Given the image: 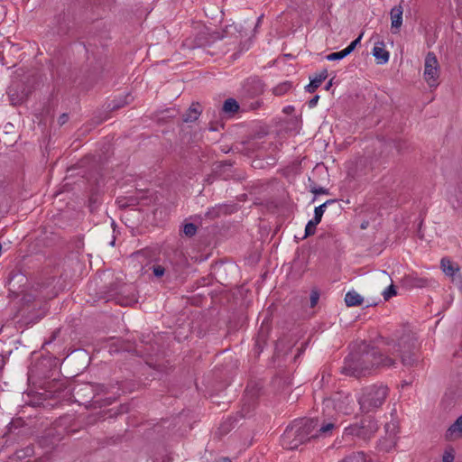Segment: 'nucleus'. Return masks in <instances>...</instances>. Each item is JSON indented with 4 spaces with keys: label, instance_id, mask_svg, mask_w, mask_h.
Listing matches in <instances>:
<instances>
[{
    "label": "nucleus",
    "instance_id": "nucleus-28",
    "mask_svg": "<svg viewBox=\"0 0 462 462\" xmlns=\"http://www.w3.org/2000/svg\"><path fill=\"white\" fill-rule=\"evenodd\" d=\"M310 192L314 193L315 195H319V194H328V190L322 187L318 188L316 186H313L310 188Z\"/></svg>",
    "mask_w": 462,
    "mask_h": 462
},
{
    "label": "nucleus",
    "instance_id": "nucleus-37",
    "mask_svg": "<svg viewBox=\"0 0 462 462\" xmlns=\"http://www.w3.org/2000/svg\"><path fill=\"white\" fill-rule=\"evenodd\" d=\"M226 462H231L228 458H225Z\"/></svg>",
    "mask_w": 462,
    "mask_h": 462
},
{
    "label": "nucleus",
    "instance_id": "nucleus-9",
    "mask_svg": "<svg viewBox=\"0 0 462 462\" xmlns=\"http://www.w3.org/2000/svg\"><path fill=\"white\" fill-rule=\"evenodd\" d=\"M372 54L374 57L376 63L380 65L387 63L390 58L389 51L385 50L384 43L379 40L374 42Z\"/></svg>",
    "mask_w": 462,
    "mask_h": 462
},
{
    "label": "nucleus",
    "instance_id": "nucleus-32",
    "mask_svg": "<svg viewBox=\"0 0 462 462\" xmlns=\"http://www.w3.org/2000/svg\"><path fill=\"white\" fill-rule=\"evenodd\" d=\"M332 85H333V79H330V80L326 84V86H325V89H326V90H329V89H330V88L332 87Z\"/></svg>",
    "mask_w": 462,
    "mask_h": 462
},
{
    "label": "nucleus",
    "instance_id": "nucleus-7",
    "mask_svg": "<svg viewBox=\"0 0 462 462\" xmlns=\"http://www.w3.org/2000/svg\"><path fill=\"white\" fill-rule=\"evenodd\" d=\"M7 94L12 105L16 106L26 100L29 91L23 83L17 82L9 87Z\"/></svg>",
    "mask_w": 462,
    "mask_h": 462
},
{
    "label": "nucleus",
    "instance_id": "nucleus-18",
    "mask_svg": "<svg viewBox=\"0 0 462 462\" xmlns=\"http://www.w3.org/2000/svg\"><path fill=\"white\" fill-rule=\"evenodd\" d=\"M336 200L334 199H328L327 200L325 203L319 205V207H316L315 208V210H314V221L316 223H320L321 221V218H322V216L325 212V208L327 207L328 204H331V203H334Z\"/></svg>",
    "mask_w": 462,
    "mask_h": 462
},
{
    "label": "nucleus",
    "instance_id": "nucleus-21",
    "mask_svg": "<svg viewBox=\"0 0 462 462\" xmlns=\"http://www.w3.org/2000/svg\"><path fill=\"white\" fill-rule=\"evenodd\" d=\"M198 227L193 223H185L183 225L182 232L188 237H192L196 235Z\"/></svg>",
    "mask_w": 462,
    "mask_h": 462
},
{
    "label": "nucleus",
    "instance_id": "nucleus-34",
    "mask_svg": "<svg viewBox=\"0 0 462 462\" xmlns=\"http://www.w3.org/2000/svg\"><path fill=\"white\" fill-rule=\"evenodd\" d=\"M106 117H105V118H103V119H100V120H98V121L97 122V124H100V123H102V122H103L104 120H106Z\"/></svg>",
    "mask_w": 462,
    "mask_h": 462
},
{
    "label": "nucleus",
    "instance_id": "nucleus-13",
    "mask_svg": "<svg viewBox=\"0 0 462 462\" xmlns=\"http://www.w3.org/2000/svg\"><path fill=\"white\" fill-rule=\"evenodd\" d=\"M364 298L355 291L346 292L345 302L348 307L359 306L363 303Z\"/></svg>",
    "mask_w": 462,
    "mask_h": 462
},
{
    "label": "nucleus",
    "instance_id": "nucleus-6",
    "mask_svg": "<svg viewBox=\"0 0 462 462\" xmlns=\"http://www.w3.org/2000/svg\"><path fill=\"white\" fill-rule=\"evenodd\" d=\"M423 76L425 81L430 88H436L439 85V65L433 52H428L425 57Z\"/></svg>",
    "mask_w": 462,
    "mask_h": 462
},
{
    "label": "nucleus",
    "instance_id": "nucleus-16",
    "mask_svg": "<svg viewBox=\"0 0 462 462\" xmlns=\"http://www.w3.org/2000/svg\"><path fill=\"white\" fill-rule=\"evenodd\" d=\"M199 107V104H192L189 110L183 115V121L186 123H191L196 121L199 116L200 115Z\"/></svg>",
    "mask_w": 462,
    "mask_h": 462
},
{
    "label": "nucleus",
    "instance_id": "nucleus-30",
    "mask_svg": "<svg viewBox=\"0 0 462 462\" xmlns=\"http://www.w3.org/2000/svg\"><path fill=\"white\" fill-rule=\"evenodd\" d=\"M319 95H316L314 96L309 102H308V106L309 107L312 108L314 106H317L318 102H319Z\"/></svg>",
    "mask_w": 462,
    "mask_h": 462
},
{
    "label": "nucleus",
    "instance_id": "nucleus-17",
    "mask_svg": "<svg viewBox=\"0 0 462 462\" xmlns=\"http://www.w3.org/2000/svg\"><path fill=\"white\" fill-rule=\"evenodd\" d=\"M441 268L443 272L448 276H454L456 272H458V267L456 266L449 259L443 258L441 260Z\"/></svg>",
    "mask_w": 462,
    "mask_h": 462
},
{
    "label": "nucleus",
    "instance_id": "nucleus-31",
    "mask_svg": "<svg viewBox=\"0 0 462 462\" xmlns=\"http://www.w3.org/2000/svg\"><path fill=\"white\" fill-rule=\"evenodd\" d=\"M443 462H453V456L448 454L443 456Z\"/></svg>",
    "mask_w": 462,
    "mask_h": 462
},
{
    "label": "nucleus",
    "instance_id": "nucleus-10",
    "mask_svg": "<svg viewBox=\"0 0 462 462\" xmlns=\"http://www.w3.org/2000/svg\"><path fill=\"white\" fill-rule=\"evenodd\" d=\"M362 37L363 33H361L356 40H354L346 48L340 51L332 52L327 55L326 59L330 61L344 59L356 49V45L360 42Z\"/></svg>",
    "mask_w": 462,
    "mask_h": 462
},
{
    "label": "nucleus",
    "instance_id": "nucleus-1",
    "mask_svg": "<svg viewBox=\"0 0 462 462\" xmlns=\"http://www.w3.org/2000/svg\"><path fill=\"white\" fill-rule=\"evenodd\" d=\"M417 338L411 330L402 328L385 340L384 353L365 343L358 346L356 351L349 354L345 360L342 373L355 377L365 376L374 368L392 367L400 358L402 365L410 367L418 363L416 354Z\"/></svg>",
    "mask_w": 462,
    "mask_h": 462
},
{
    "label": "nucleus",
    "instance_id": "nucleus-22",
    "mask_svg": "<svg viewBox=\"0 0 462 462\" xmlns=\"http://www.w3.org/2000/svg\"><path fill=\"white\" fill-rule=\"evenodd\" d=\"M341 462H366V460L365 454L358 452L345 457Z\"/></svg>",
    "mask_w": 462,
    "mask_h": 462
},
{
    "label": "nucleus",
    "instance_id": "nucleus-36",
    "mask_svg": "<svg viewBox=\"0 0 462 462\" xmlns=\"http://www.w3.org/2000/svg\"><path fill=\"white\" fill-rule=\"evenodd\" d=\"M326 380V377H325V374H322V376H321V382L325 381Z\"/></svg>",
    "mask_w": 462,
    "mask_h": 462
},
{
    "label": "nucleus",
    "instance_id": "nucleus-5",
    "mask_svg": "<svg viewBox=\"0 0 462 462\" xmlns=\"http://www.w3.org/2000/svg\"><path fill=\"white\" fill-rule=\"evenodd\" d=\"M324 404L328 407L333 405L334 409L343 414H351L355 411L356 402L348 393H337L332 399L326 400Z\"/></svg>",
    "mask_w": 462,
    "mask_h": 462
},
{
    "label": "nucleus",
    "instance_id": "nucleus-19",
    "mask_svg": "<svg viewBox=\"0 0 462 462\" xmlns=\"http://www.w3.org/2000/svg\"><path fill=\"white\" fill-rule=\"evenodd\" d=\"M238 109L239 105L234 98H228L223 104V111L226 113H235Z\"/></svg>",
    "mask_w": 462,
    "mask_h": 462
},
{
    "label": "nucleus",
    "instance_id": "nucleus-25",
    "mask_svg": "<svg viewBox=\"0 0 462 462\" xmlns=\"http://www.w3.org/2000/svg\"><path fill=\"white\" fill-rule=\"evenodd\" d=\"M396 294V290L393 284L383 291L384 300H388L391 297Z\"/></svg>",
    "mask_w": 462,
    "mask_h": 462
},
{
    "label": "nucleus",
    "instance_id": "nucleus-29",
    "mask_svg": "<svg viewBox=\"0 0 462 462\" xmlns=\"http://www.w3.org/2000/svg\"><path fill=\"white\" fill-rule=\"evenodd\" d=\"M69 120V115L68 114H62L60 116V117L58 118V124L60 125H63L64 124H66Z\"/></svg>",
    "mask_w": 462,
    "mask_h": 462
},
{
    "label": "nucleus",
    "instance_id": "nucleus-26",
    "mask_svg": "<svg viewBox=\"0 0 462 462\" xmlns=\"http://www.w3.org/2000/svg\"><path fill=\"white\" fill-rule=\"evenodd\" d=\"M127 104V101H125V102H116V101H114L113 104H109L107 108L110 110V111H114V110H117L121 107H123L125 105Z\"/></svg>",
    "mask_w": 462,
    "mask_h": 462
},
{
    "label": "nucleus",
    "instance_id": "nucleus-24",
    "mask_svg": "<svg viewBox=\"0 0 462 462\" xmlns=\"http://www.w3.org/2000/svg\"><path fill=\"white\" fill-rule=\"evenodd\" d=\"M152 273L155 277L160 278L165 273V268L160 264H154L152 266Z\"/></svg>",
    "mask_w": 462,
    "mask_h": 462
},
{
    "label": "nucleus",
    "instance_id": "nucleus-33",
    "mask_svg": "<svg viewBox=\"0 0 462 462\" xmlns=\"http://www.w3.org/2000/svg\"><path fill=\"white\" fill-rule=\"evenodd\" d=\"M366 226H367V223H363V224L361 225V227H362L363 229L366 228Z\"/></svg>",
    "mask_w": 462,
    "mask_h": 462
},
{
    "label": "nucleus",
    "instance_id": "nucleus-8",
    "mask_svg": "<svg viewBox=\"0 0 462 462\" xmlns=\"http://www.w3.org/2000/svg\"><path fill=\"white\" fill-rule=\"evenodd\" d=\"M243 94L247 97H255L263 93V84L257 78H249L243 84Z\"/></svg>",
    "mask_w": 462,
    "mask_h": 462
},
{
    "label": "nucleus",
    "instance_id": "nucleus-2",
    "mask_svg": "<svg viewBox=\"0 0 462 462\" xmlns=\"http://www.w3.org/2000/svg\"><path fill=\"white\" fill-rule=\"evenodd\" d=\"M319 419H300L294 420L284 430L282 437V446L287 449H296L312 439L317 438L316 428Z\"/></svg>",
    "mask_w": 462,
    "mask_h": 462
},
{
    "label": "nucleus",
    "instance_id": "nucleus-23",
    "mask_svg": "<svg viewBox=\"0 0 462 462\" xmlns=\"http://www.w3.org/2000/svg\"><path fill=\"white\" fill-rule=\"evenodd\" d=\"M319 223H316L314 221V218L310 220L307 225H306V227H305V237L307 236H312L315 234L316 232V226L317 225H319Z\"/></svg>",
    "mask_w": 462,
    "mask_h": 462
},
{
    "label": "nucleus",
    "instance_id": "nucleus-20",
    "mask_svg": "<svg viewBox=\"0 0 462 462\" xmlns=\"http://www.w3.org/2000/svg\"><path fill=\"white\" fill-rule=\"evenodd\" d=\"M291 88V84L289 81H285L283 83H281L280 85L276 86L273 88V94L276 96H282L287 93Z\"/></svg>",
    "mask_w": 462,
    "mask_h": 462
},
{
    "label": "nucleus",
    "instance_id": "nucleus-12",
    "mask_svg": "<svg viewBox=\"0 0 462 462\" xmlns=\"http://www.w3.org/2000/svg\"><path fill=\"white\" fill-rule=\"evenodd\" d=\"M327 77H328V70L326 69H322L315 77H313V78L310 77V82L309 85H307L305 87L306 91L310 92V93L314 92L321 85V83L327 79Z\"/></svg>",
    "mask_w": 462,
    "mask_h": 462
},
{
    "label": "nucleus",
    "instance_id": "nucleus-4",
    "mask_svg": "<svg viewBox=\"0 0 462 462\" xmlns=\"http://www.w3.org/2000/svg\"><path fill=\"white\" fill-rule=\"evenodd\" d=\"M377 430V422L372 417L368 416L361 419L359 422L347 427L346 432L360 439L368 440L374 435Z\"/></svg>",
    "mask_w": 462,
    "mask_h": 462
},
{
    "label": "nucleus",
    "instance_id": "nucleus-11",
    "mask_svg": "<svg viewBox=\"0 0 462 462\" xmlns=\"http://www.w3.org/2000/svg\"><path fill=\"white\" fill-rule=\"evenodd\" d=\"M445 438L447 440H455L462 438V415L447 430Z\"/></svg>",
    "mask_w": 462,
    "mask_h": 462
},
{
    "label": "nucleus",
    "instance_id": "nucleus-27",
    "mask_svg": "<svg viewBox=\"0 0 462 462\" xmlns=\"http://www.w3.org/2000/svg\"><path fill=\"white\" fill-rule=\"evenodd\" d=\"M319 299V294L318 291H311L310 293V307L313 308L317 305Z\"/></svg>",
    "mask_w": 462,
    "mask_h": 462
},
{
    "label": "nucleus",
    "instance_id": "nucleus-3",
    "mask_svg": "<svg viewBox=\"0 0 462 462\" xmlns=\"http://www.w3.org/2000/svg\"><path fill=\"white\" fill-rule=\"evenodd\" d=\"M389 389L383 384H372L362 389L357 399L363 412L374 411L386 401Z\"/></svg>",
    "mask_w": 462,
    "mask_h": 462
},
{
    "label": "nucleus",
    "instance_id": "nucleus-15",
    "mask_svg": "<svg viewBox=\"0 0 462 462\" xmlns=\"http://www.w3.org/2000/svg\"><path fill=\"white\" fill-rule=\"evenodd\" d=\"M391 21L393 28H399L402 22V9L401 6H395L391 10Z\"/></svg>",
    "mask_w": 462,
    "mask_h": 462
},
{
    "label": "nucleus",
    "instance_id": "nucleus-35",
    "mask_svg": "<svg viewBox=\"0 0 462 462\" xmlns=\"http://www.w3.org/2000/svg\"><path fill=\"white\" fill-rule=\"evenodd\" d=\"M258 106H259V102H256L255 105L253 106V108L254 109V108H256Z\"/></svg>",
    "mask_w": 462,
    "mask_h": 462
},
{
    "label": "nucleus",
    "instance_id": "nucleus-14",
    "mask_svg": "<svg viewBox=\"0 0 462 462\" xmlns=\"http://www.w3.org/2000/svg\"><path fill=\"white\" fill-rule=\"evenodd\" d=\"M334 429H335L334 422L328 421V422H323L322 424L319 423V426L316 428L317 438L330 436L332 434V431Z\"/></svg>",
    "mask_w": 462,
    "mask_h": 462
}]
</instances>
